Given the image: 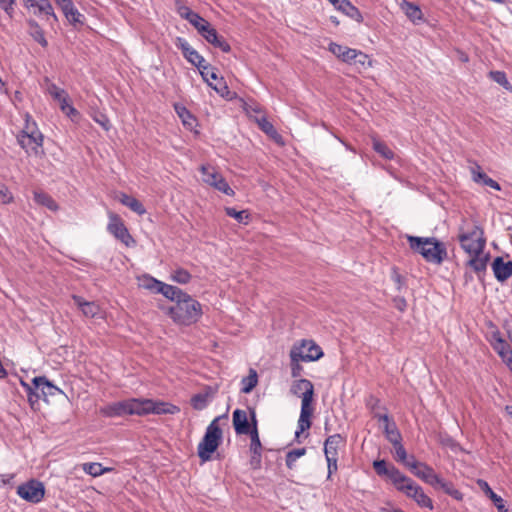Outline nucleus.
I'll return each mask as SVG.
<instances>
[{
    "mask_svg": "<svg viewBox=\"0 0 512 512\" xmlns=\"http://www.w3.org/2000/svg\"><path fill=\"white\" fill-rule=\"evenodd\" d=\"M172 321L181 326L195 324L201 318L202 305L188 293L168 308H161Z\"/></svg>",
    "mask_w": 512,
    "mask_h": 512,
    "instance_id": "1",
    "label": "nucleus"
},
{
    "mask_svg": "<svg viewBox=\"0 0 512 512\" xmlns=\"http://www.w3.org/2000/svg\"><path fill=\"white\" fill-rule=\"evenodd\" d=\"M457 239L464 252H483L485 250L484 230L476 220L463 218L458 227Z\"/></svg>",
    "mask_w": 512,
    "mask_h": 512,
    "instance_id": "2",
    "label": "nucleus"
},
{
    "mask_svg": "<svg viewBox=\"0 0 512 512\" xmlns=\"http://www.w3.org/2000/svg\"><path fill=\"white\" fill-rule=\"evenodd\" d=\"M407 240L410 248L427 262L441 264L447 257L445 244L434 237L407 236Z\"/></svg>",
    "mask_w": 512,
    "mask_h": 512,
    "instance_id": "3",
    "label": "nucleus"
},
{
    "mask_svg": "<svg viewBox=\"0 0 512 512\" xmlns=\"http://www.w3.org/2000/svg\"><path fill=\"white\" fill-rule=\"evenodd\" d=\"M227 421L228 414L214 418L211 423L207 426L204 437L197 446L198 457L202 462L209 461L212 453H214L222 442L223 432L220 428V421Z\"/></svg>",
    "mask_w": 512,
    "mask_h": 512,
    "instance_id": "4",
    "label": "nucleus"
},
{
    "mask_svg": "<svg viewBox=\"0 0 512 512\" xmlns=\"http://www.w3.org/2000/svg\"><path fill=\"white\" fill-rule=\"evenodd\" d=\"M99 413L108 418L139 415V399L131 398L100 407Z\"/></svg>",
    "mask_w": 512,
    "mask_h": 512,
    "instance_id": "5",
    "label": "nucleus"
},
{
    "mask_svg": "<svg viewBox=\"0 0 512 512\" xmlns=\"http://www.w3.org/2000/svg\"><path fill=\"white\" fill-rule=\"evenodd\" d=\"M18 143L26 150V152H33L34 154L39 153V148L43 144V135L36 128V124L32 125L27 121L25 129L18 136Z\"/></svg>",
    "mask_w": 512,
    "mask_h": 512,
    "instance_id": "6",
    "label": "nucleus"
},
{
    "mask_svg": "<svg viewBox=\"0 0 512 512\" xmlns=\"http://www.w3.org/2000/svg\"><path fill=\"white\" fill-rule=\"evenodd\" d=\"M17 495L32 504L40 503L45 496L44 484L36 479H30L25 483L20 484L16 490Z\"/></svg>",
    "mask_w": 512,
    "mask_h": 512,
    "instance_id": "7",
    "label": "nucleus"
},
{
    "mask_svg": "<svg viewBox=\"0 0 512 512\" xmlns=\"http://www.w3.org/2000/svg\"><path fill=\"white\" fill-rule=\"evenodd\" d=\"M107 230L117 240L121 241L126 247H132L135 245V240L129 233L123 220L115 213H109V222Z\"/></svg>",
    "mask_w": 512,
    "mask_h": 512,
    "instance_id": "8",
    "label": "nucleus"
},
{
    "mask_svg": "<svg viewBox=\"0 0 512 512\" xmlns=\"http://www.w3.org/2000/svg\"><path fill=\"white\" fill-rule=\"evenodd\" d=\"M179 408L166 402H155L149 399H139V415L146 414H175Z\"/></svg>",
    "mask_w": 512,
    "mask_h": 512,
    "instance_id": "9",
    "label": "nucleus"
},
{
    "mask_svg": "<svg viewBox=\"0 0 512 512\" xmlns=\"http://www.w3.org/2000/svg\"><path fill=\"white\" fill-rule=\"evenodd\" d=\"M406 467L419 479L425 483L435 486V482L438 481V474L435 473L434 469L423 462H418L414 456H412V462H407Z\"/></svg>",
    "mask_w": 512,
    "mask_h": 512,
    "instance_id": "10",
    "label": "nucleus"
},
{
    "mask_svg": "<svg viewBox=\"0 0 512 512\" xmlns=\"http://www.w3.org/2000/svg\"><path fill=\"white\" fill-rule=\"evenodd\" d=\"M403 493L409 498H412L418 506L421 508H427L429 510L434 509L432 499L425 494L423 488L416 484L413 480L405 486Z\"/></svg>",
    "mask_w": 512,
    "mask_h": 512,
    "instance_id": "11",
    "label": "nucleus"
},
{
    "mask_svg": "<svg viewBox=\"0 0 512 512\" xmlns=\"http://www.w3.org/2000/svg\"><path fill=\"white\" fill-rule=\"evenodd\" d=\"M290 391L293 395L301 397V404H311L314 396V386L308 379H299L291 385Z\"/></svg>",
    "mask_w": 512,
    "mask_h": 512,
    "instance_id": "12",
    "label": "nucleus"
},
{
    "mask_svg": "<svg viewBox=\"0 0 512 512\" xmlns=\"http://www.w3.org/2000/svg\"><path fill=\"white\" fill-rule=\"evenodd\" d=\"M176 47L181 50L184 58L194 65L195 67H202V64L205 63V59L202 55H200L189 43L186 39L182 37H177L176 39Z\"/></svg>",
    "mask_w": 512,
    "mask_h": 512,
    "instance_id": "13",
    "label": "nucleus"
},
{
    "mask_svg": "<svg viewBox=\"0 0 512 512\" xmlns=\"http://www.w3.org/2000/svg\"><path fill=\"white\" fill-rule=\"evenodd\" d=\"M470 259L466 262V266L470 267L479 279L485 274L490 254L483 252H466Z\"/></svg>",
    "mask_w": 512,
    "mask_h": 512,
    "instance_id": "14",
    "label": "nucleus"
},
{
    "mask_svg": "<svg viewBox=\"0 0 512 512\" xmlns=\"http://www.w3.org/2000/svg\"><path fill=\"white\" fill-rule=\"evenodd\" d=\"M233 426L237 435H247L252 431V420L248 419L247 412L241 409H236L233 412Z\"/></svg>",
    "mask_w": 512,
    "mask_h": 512,
    "instance_id": "15",
    "label": "nucleus"
},
{
    "mask_svg": "<svg viewBox=\"0 0 512 512\" xmlns=\"http://www.w3.org/2000/svg\"><path fill=\"white\" fill-rule=\"evenodd\" d=\"M492 270L495 278L499 282H504L512 276V261H504L500 256L496 257L492 262Z\"/></svg>",
    "mask_w": 512,
    "mask_h": 512,
    "instance_id": "16",
    "label": "nucleus"
},
{
    "mask_svg": "<svg viewBox=\"0 0 512 512\" xmlns=\"http://www.w3.org/2000/svg\"><path fill=\"white\" fill-rule=\"evenodd\" d=\"M198 69L200 71V74H201L203 80L205 82H207L208 85L211 86L215 91H217L221 95H223L225 91H228V87L224 82L220 81L219 83H217L215 85H213L210 82V79H212V80L218 79L216 69L213 68L211 65H209L205 62L204 64H202V67H198Z\"/></svg>",
    "mask_w": 512,
    "mask_h": 512,
    "instance_id": "17",
    "label": "nucleus"
},
{
    "mask_svg": "<svg viewBox=\"0 0 512 512\" xmlns=\"http://www.w3.org/2000/svg\"><path fill=\"white\" fill-rule=\"evenodd\" d=\"M320 358V354L315 355H303L301 352L297 350L290 351V359H291V375L296 378L301 375L302 366L299 364L300 361L303 362H311L316 361Z\"/></svg>",
    "mask_w": 512,
    "mask_h": 512,
    "instance_id": "18",
    "label": "nucleus"
},
{
    "mask_svg": "<svg viewBox=\"0 0 512 512\" xmlns=\"http://www.w3.org/2000/svg\"><path fill=\"white\" fill-rule=\"evenodd\" d=\"M23 2L26 8H37V11L34 12L36 15L52 17L55 21H57V17L49 0H23Z\"/></svg>",
    "mask_w": 512,
    "mask_h": 512,
    "instance_id": "19",
    "label": "nucleus"
},
{
    "mask_svg": "<svg viewBox=\"0 0 512 512\" xmlns=\"http://www.w3.org/2000/svg\"><path fill=\"white\" fill-rule=\"evenodd\" d=\"M313 413V408L311 404H301V412L298 420L297 430L295 432V438L297 442H300L298 438L300 434H302L305 430H308L311 427L310 417Z\"/></svg>",
    "mask_w": 512,
    "mask_h": 512,
    "instance_id": "20",
    "label": "nucleus"
},
{
    "mask_svg": "<svg viewBox=\"0 0 512 512\" xmlns=\"http://www.w3.org/2000/svg\"><path fill=\"white\" fill-rule=\"evenodd\" d=\"M32 384L35 389H40L43 396H55L57 393H63V391L52 384L45 376H38L32 380Z\"/></svg>",
    "mask_w": 512,
    "mask_h": 512,
    "instance_id": "21",
    "label": "nucleus"
},
{
    "mask_svg": "<svg viewBox=\"0 0 512 512\" xmlns=\"http://www.w3.org/2000/svg\"><path fill=\"white\" fill-rule=\"evenodd\" d=\"M387 478L393 483L395 488L401 492L405 489V486L410 484L412 481L411 478L407 477L403 474L398 468H396L393 464H390L389 472L386 475Z\"/></svg>",
    "mask_w": 512,
    "mask_h": 512,
    "instance_id": "22",
    "label": "nucleus"
},
{
    "mask_svg": "<svg viewBox=\"0 0 512 512\" xmlns=\"http://www.w3.org/2000/svg\"><path fill=\"white\" fill-rule=\"evenodd\" d=\"M328 50L337 58L341 59L343 62H346L348 64H352V60L356 55V49H352L347 46H342L334 42H331L329 44Z\"/></svg>",
    "mask_w": 512,
    "mask_h": 512,
    "instance_id": "23",
    "label": "nucleus"
},
{
    "mask_svg": "<svg viewBox=\"0 0 512 512\" xmlns=\"http://www.w3.org/2000/svg\"><path fill=\"white\" fill-rule=\"evenodd\" d=\"M251 420H252V431L247 435L250 436V452L251 454H256L258 456L259 452H262V444L259 438L258 432V421L256 418V412L254 409L251 410Z\"/></svg>",
    "mask_w": 512,
    "mask_h": 512,
    "instance_id": "24",
    "label": "nucleus"
},
{
    "mask_svg": "<svg viewBox=\"0 0 512 512\" xmlns=\"http://www.w3.org/2000/svg\"><path fill=\"white\" fill-rule=\"evenodd\" d=\"M72 299L86 317L94 318L100 314V307L95 302L85 301L77 295H73Z\"/></svg>",
    "mask_w": 512,
    "mask_h": 512,
    "instance_id": "25",
    "label": "nucleus"
},
{
    "mask_svg": "<svg viewBox=\"0 0 512 512\" xmlns=\"http://www.w3.org/2000/svg\"><path fill=\"white\" fill-rule=\"evenodd\" d=\"M345 440L340 434L330 435L324 442L325 458L338 456V448Z\"/></svg>",
    "mask_w": 512,
    "mask_h": 512,
    "instance_id": "26",
    "label": "nucleus"
},
{
    "mask_svg": "<svg viewBox=\"0 0 512 512\" xmlns=\"http://www.w3.org/2000/svg\"><path fill=\"white\" fill-rule=\"evenodd\" d=\"M158 293L162 294L165 298L172 301L174 304L180 300L185 294V291L177 286L166 284L163 282L161 288L158 289Z\"/></svg>",
    "mask_w": 512,
    "mask_h": 512,
    "instance_id": "27",
    "label": "nucleus"
},
{
    "mask_svg": "<svg viewBox=\"0 0 512 512\" xmlns=\"http://www.w3.org/2000/svg\"><path fill=\"white\" fill-rule=\"evenodd\" d=\"M29 35L42 47H47L48 42L40 25L33 19L27 20Z\"/></svg>",
    "mask_w": 512,
    "mask_h": 512,
    "instance_id": "28",
    "label": "nucleus"
},
{
    "mask_svg": "<svg viewBox=\"0 0 512 512\" xmlns=\"http://www.w3.org/2000/svg\"><path fill=\"white\" fill-rule=\"evenodd\" d=\"M200 171L202 174L203 182L213 188L215 184L218 182V179H221L222 177V175L214 167L210 165H202Z\"/></svg>",
    "mask_w": 512,
    "mask_h": 512,
    "instance_id": "29",
    "label": "nucleus"
},
{
    "mask_svg": "<svg viewBox=\"0 0 512 512\" xmlns=\"http://www.w3.org/2000/svg\"><path fill=\"white\" fill-rule=\"evenodd\" d=\"M435 489H442L447 495L451 496L455 500H462L463 494L455 488V486L448 481H445L443 478L438 476V481L435 482Z\"/></svg>",
    "mask_w": 512,
    "mask_h": 512,
    "instance_id": "30",
    "label": "nucleus"
},
{
    "mask_svg": "<svg viewBox=\"0 0 512 512\" xmlns=\"http://www.w3.org/2000/svg\"><path fill=\"white\" fill-rule=\"evenodd\" d=\"M479 485L484 490L486 495L493 501L498 512H509L508 509L504 505L503 499L490 488V486L488 485V483L486 481L480 480Z\"/></svg>",
    "mask_w": 512,
    "mask_h": 512,
    "instance_id": "31",
    "label": "nucleus"
},
{
    "mask_svg": "<svg viewBox=\"0 0 512 512\" xmlns=\"http://www.w3.org/2000/svg\"><path fill=\"white\" fill-rule=\"evenodd\" d=\"M174 109L181 119L183 125L189 129H192L196 124V118L190 113V111L182 104H175Z\"/></svg>",
    "mask_w": 512,
    "mask_h": 512,
    "instance_id": "32",
    "label": "nucleus"
},
{
    "mask_svg": "<svg viewBox=\"0 0 512 512\" xmlns=\"http://www.w3.org/2000/svg\"><path fill=\"white\" fill-rule=\"evenodd\" d=\"M119 201L138 215H143L146 213V209L144 208L143 204L132 196L122 193L119 197Z\"/></svg>",
    "mask_w": 512,
    "mask_h": 512,
    "instance_id": "33",
    "label": "nucleus"
},
{
    "mask_svg": "<svg viewBox=\"0 0 512 512\" xmlns=\"http://www.w3.org/2000/svg\"><path fill=\"white\" fill-rule=\"evenodd\" d=\"M34 201L37 204H39L41 206H44V207L48 208L51 211H57L58 210L57 203L54 201V199L49 194H47L45 192L35 191L34 192Z\"/></svg>",
    "mask_w": 512,
    "mask_h": 512,
    "instance_id": "34",
    "label": "nucleus"
},
{
    "mask_svg": "<svg viewBox=\"0 0 512 512\" xmlns=\"http://www.w3.org/2000/svg\"><path fill=\"white\" fill-rule=\"evenodd\" d=\"M402 9L404 10L406 16L413 22L419 21L422 19V11L420 8L409 1L403 0Z\"/></svg>",
    "mask_w": 512,
    "mask_h": 512,
    "instance_id": "35",
    "label": "nucleus"
},
{
    "mask_svg": "<svg viewBox=\"0 0 512 512\" xmlns=\"http://www.w3.org/2000/svg\"><path fill=\"white\" fill-rule=\"evenodd\" d=\"M82 469L85 473H87L93 477L101 476L104 473L110 472L112 470L111 468L103 467L101 463H97V462L84 463L82 465Z\"/></svg>",
    "mask_w": 512,
    "mask_h": 512,
    "instance_id": "36",
    "label": "nucleus"
},
{
    "mask_svg": "<svg viewBox=\"0 0 512 512\" xmlns=\"http://www.w3.org/2000/svg\"><path fill=\"white\" fill-rule=\"evenodd\" d=\"M291 350H297L303 355H315L320 354V358L323 355L321 348L316 345L313 341L303 340L301 346L293 347Z\"/></svg>",
    "mask_w": 512,
    "mask_h": 512,
    "instance_id": "37",
    "label": "nucleus"
},
{
    "mask_svg": "<svg viewBox=\"0 0 512 512\" xmlns=\"http://www.w3.org/2000/svg\"><path fill=\"white\" fill-rule=\"evenodd\" d=\"M257 123L260 127V129L267 134L269 137L278 140L281 139V136L277 132V130L274 128L273 124L267 120L266 117L262 116L257 119Z\"/></svg>",
    "mask_w": 512,
    "mask_h": 512,
    "instance_id": "38",
    "label": "nucleus"
},
{
    "mask_svg": "<svg viewBox=\"0 0 512 512\" xmlns=\"http://www.w3.org/2000/svg\"><path fill=\"white\" fill-rule=\"evenodd\" d=\"M192 276L191 274L184 268L178 267L171 271L170 273V279L173 282H176L178 284L185 285L190 282Z\"/></svg>",
    "mask_w": 512,
    "mask_h": 512,
    "instance_id": "39",
    "label": "nucleus"
},
{
    "mask_svg": "<svg viewBox=\"0 0 512 512\" xmlns=\"http://www.w3.org/2000/svg\"><path fill=\"white\" fill-rule=\"evenodd\" d=\"M384 433L386 436V439L391 444H397L398 441H402L401 433L399 432L396 423L393 421L390 424L384 425Z\"/></svg>",
    "mask_w": 512,
    "mask_h": 512,
    "instance_id": "40",
    "label": "nucleus"
},
{
    "mask_svg": "<svg viewBox=\"0 0 512 512\" xmlns=\"http://www.w3.org/2000/svg\"><path fill=\"white\" fill-rule=\"evenodd\" d=\"M336 8L353 19L360 20L361 18L359 10L348 0H341Z\"/></svg>",
    "mask_w": 512,
    "mask_h": 512,
    "instance_id": "41",
    "label": "nucleus"
},
{
    "mask_svg": "<svg viewBox=\"0 0 512 512\" xmlns=\"http://www.w3.org/2000/svg\"><path fill=\"white\" fill-rule=\"evenodd\" d=\"M258 379H257V373L254 370L250 371V374L246 377H244L241 381L242 387L241 392L247 394L250 393L254 387L257 385Z\"/></svg>",
    "mask_w": 512,
    "mask_h": 512,
    "instance_id": "42",
    "label": "nucleus"
},
{
    "mask_svg": "<svg viewBox=\"0 0 512 512\" xmlns=\"http://www.w3.org/2000/svg\"><path fill=\"white\" fill-rule=\"evenodd\" d=\"M141 286L145 289H148L152 292L158 293V289L161 288V285L163 284L162 281L150 276V275H144L141 279Z\"/></svg>",
    "mask_w": 512,
    "mask_h": 512,
    "instance_id": "43",
    "label": "nucleus"
},
{
    "mask_svg": "<svg viewBox=\"0 0 512 512\" xmlns=\"http://www.w3.org/2000/svg\"><path fill=\"white\" fill-rule=\"evenodd\" d=\"M489 78L492 79L494 82L498 83L506 90H512V85L508 81L506 73L504 71H490Z\"/></svg>",
    "mask_w": 512,
    "mask_h": 512,
    "instance_id": "44",
    "label": "nucleus"
},
{
    "mask_svg": "<svg viewBox=\"0 0 512 512\" xmlns=\"http://www.w3.org/2000/svg\"><path fill=\"white\" fill-rule=\"evenodd\" d=\"M305 454H306V448H298V449H293V450L289 451L286 454V466L289 469H293L295 466V462L300 457L304 456Z\"/></svg>",
    "mask_w": 512,
    "mask_h": 512,
    "instance_id": "45",
    "label": "nucleus"
},
{
    "mask_svg": "<svg viewBox=\"0 0 512 512\" xmlns=\"http://www.w3.org/2000/svg\"><path fill=\"white\" fill-rule=\"evenodd\" d=\"M473 179H474V181L482 182L484 185L491 187L495 190L501 189L499 183L497 181H495L494 179L490 178L486 173H483V172L474 173Z\"/></svg>",
    "mask_w": 512,
    "mask_h": 512,
    "instance_id": "46",
    "label": "nucleus"
},
{
    "mask_svg": "<svg viewBox=\"0 0 512 512\" xmlns=\"http://www.w3.org/2000/svg\"><path fill=\"white\" fill-rule=\"evenodd\" d=\"M225 212L228 216L237 220L241 224H247L249 220V214L246 210L237 211L233 207H226Z\"/></svg>",
    "mask_w": 512,
    "mask_h": 512,
    "instance_id": "47",
    "label": "nucleus"
},
{
    "mask_svg": "<svg viewBox=\"0 0 512 512\" xmlns=\"http://www.w3.org/2000/svg\"><path fill=\"white\" fill-rule=\"evenodd\" d=\"M373 149L385 159H393V151L383 142L379 140H373Z\"/></svg>",
    "mask_w": 512,
    "mask_h": 512,
    "instance_id": "48",
    "label": "nucleus"
},
{
    "mask_svg": "<svg viewBox=\"0 0 512 512\" xmlns=\"http://www.w3.org/2000/svg\"><path fill=\"white\" fill-rule=\"evenodd\" d=\"M395 449V459L398 462L403 463L406 466L407 462H412V456L408 459L407 452L401 441H398L397 444H392Z\"/></svg>",
    "mask_w": 512,
    "mask_h": 512,
    "instance_id": "49",
    "label": "nucleus"
},
{
    "mask_svg": "<svg viewBox=\"0 0 512 512\" xmlns=\"http://www.w3.org/2000/svg\"><path fill=\"white\" fill-rule=\"evenodd\" d=\"M493 349L497 352L504 363L508 359L512 358V349L507 341L502 343V345L493 347Z\"/></svg>",
    "mask_w": 512,
    "mask_h": 512,
    "instance_id": "50",
    "label": "nucleus"
},
{
    "mask_svg": "<svg viewBox=\"0 0 512 512\" xmlns=\"http://www.w3.org/2000/svg\"><path fill=\"white\" fill-rule=\"evenodd\" d=\"M66 19L73 26H82L84 24L85 16L81 14L77 8H74L67 16Z\"/></svg>",
    "mask_w": 512,
    "mask_h": 512,
    "instance_id": "51",
    "label": "nucleus"
},
{
    "mask_svg": "<svg viewBox=\"0 0 512 512\" xmlns=\"http://www.w3.org/2000/svg\"><path fill=\"white\" fill-rule=\"evenodd\" d=\"M47 92L56 101H59L62 97H66V91L59 88L55 83H48Z\"/></svg>",
    "mask_w": 512,
    "mask_h": 512,
    "instance_id": "52",
    "label": "nucleus"
},
{
    "mask_svg": "<svg viewBox=\"0 0 512 512\" xmlns=\"http://www.w3.org/2000/svg\"><path fill=\"white\" fill-rule=\"evenodd\" d=\"M188 22L197 30L199 33L209 22L204 19L200 14L195 12L191 18L188 20Z\"/></svg>",
    "mask_w": 512,
    "mask_h": 512,
    "instance_id": "53",
    "label": "nucleus"
},
{
    "mask_svg": "<svg viewBox=\"0 0 512 512\" xmlns=\"http://www.w3.org/2000/svg\"><path fill=\"white\" fill-rule=\"evenodd\" d=\"M191 405L195 410H203L207 406V396L196 394L191 398Z\"/></svg>",
    "mask_w": 512,
    "mask_h": 512,
    "instance_id": "54",
    "label": "nucleus"
},
{
    "mask_svg": "<svg viewBox=\"0 0 512 512\" xmlns=\"http://www.w3.org/2000/svg\"><path fill=\"white\" fill-rule=\"evenodd\" d=\"M214 189L228 196H233L235 194L234 190L230 187V185L223 176L221 177V179H218V182L215 184Z\"/></svg>",
    "mask_w": 512,
    "mask_h": 512,
    "instance_id": "55",
    "label": "nucleus"
},
{
    "mask_svg": "<svg viewBox=\"0 0 512 512\" xmlns=\"http://www.w3.org/2000/svg\"><path fill=\"white\" fill-rule=\"evenodd\" d=\"M373 468L379 476H386L390 469V464L385 460H376L373 462Z\"/></svg>",
    "mask_w": 512,
    "mask_h": 512,
    "instance_id": "56",
    "label": "nucleus"
},
{
    "mask_svg": "<svg viewBox=\"0 0 512 512\" xmlns=\"http://www.w3.org/2000/svg\"><path fill=\"white\" fill-rule=\"evenodd\" d=\"M15 4V0H0V7L8 15L9 18L14 16Z\"/></svg>",
    "mask_w": 512,
    "mask_h": 512,
    "instance_id": "57",
    "label": "nucleus"
},
{
    "mask_svg": "<svg viewBox=\"0 0 512 512\" xmlns=\"http://www.w3.org/2000/svg\"><path fill=\"white\" fill-rule=\"evenodd\" d=\"M13 201V195L8 189V187L0 183V203L1 204H8Z\"/></svg>",
    "mask_w": 512,
    "mask_h": 512,
    "instance_id": "58",
    "label": "nucleus"
},
{
    "mask_svg": "<svg viewBox=\"0 0 512 512\" xmlns=\"http://www.w3.org/2000/svg\"><path fill=\"white\" fill-rule=\"evenodd\" d=\"M352 63L360 64L362 67H365L366 65L371 66V61L368 55L358 50H356V55L354 56Z\"/></svg>",
    "mask_w": 512,
    "mask_h": 512,
    "instance_id": "59",
    "label": "nucleus"
},
{
    "mask_svg": "<svg viewBox=\"0 0 512 512\" xmlns=\"http://www.w3.org/2000/svg\"><path fill=\"white\" fill-rule=\"evenodd\" d=\"M199 34L207 41H211V38L217 34L216 29L209 23L207 24Z\"/></svg>",
    "mask_w": 512,
    "mask_h": 512,
    "instance_id": "60",
    "label": "nucleus"
},
{
    "mask_svg": "<svg viewBox=\"0 0 512 512\" xmlns=\"http://www.w3.org/2000/svg\"><path fill=\"white\" fill-rule=\"evenodd\" d=\"M440 443L442 446L450 448L452 451H456L459 447V444L450 436L445 435L440 439Z\"/></svg>",
    "mask_w": 512,
    "mask_h": 512,
    "instance_id": "61",
    "label": "nucleus"
},
{
    "mask_svg": "<svg viewBox=\"0 0 512 512\" xmlns=\"http://www.w3.org/2000/svg\"><path fill=\"white\" fill-rule=\"evenodd\" d=\"M94 121L97 122L106 131H108L111 127L108 117L104 114L100 113L94 116Z\"/></svg>",
    "mask_w": 512,
    "mask_h": 512,
    "instance_id": "62",
    "label": "nucleus"
},
{
    "mask_svg": "<svg viewBox=\"0 0 512 512\" xmlns=\"http://www.w3.org/2000/svg\"><path fill=\"white\" fill-rule=\"evenodd\" d=\"M326 461H327L328 478H329L338 469V466H337L338 456L326 458Z\"/></svg>",
    "mask_w": 512,
    "mask_h": 512,
    "instance_id": "63",
    "label": "nucleus"
},
{
    "mask_svg": "<svg viewBox=\"0 0 512 512\" xmlns=\"http://www.w3.org/2000/svg\"><path fill=\"white\" fill-rule=\"evenodd\" d=\"M177 12L180 15L181 18L185 20H189L191 16L195 13L193 10H191L189 7L184 5H179L177 7Z\"/></svg>",
    "mask_w": 512,
    "mask_h": 512,
    "instance_id": "64",
    "label": "nucleus"
}]
</instances>
